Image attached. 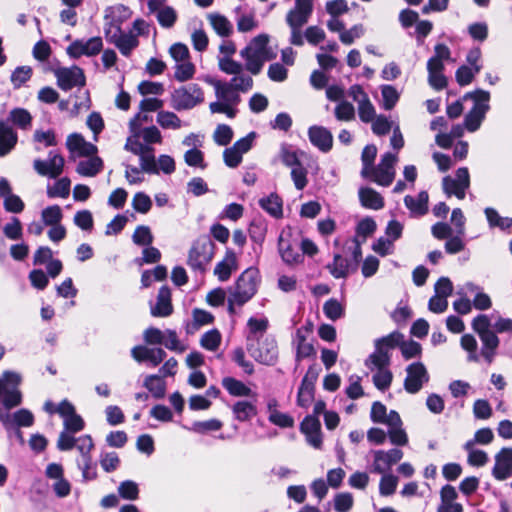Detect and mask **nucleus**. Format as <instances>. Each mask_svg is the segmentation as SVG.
<instances>
[{"label":"nucleus","mask_w":512,"mask_h":512,"mask_svg":"<svg viewBox=\"0 0 512 512\" xmlns=\"http://www.w3.org/2000/svg\"><path fill=\"white\" fill-rule=\"evenodd\" d=\"M269 40L268 34H259L240 51V56L245 61V69L252 75H258L262 71L263 49L265 42H269Z\"/></svg>","instance_id":"obj_3"},{"label":"nucleus","mask_w":512,"mask_h":512,"mask_svg":"<svg viewBox=\"0 0 512 512\" xmlns=\"http://www.w3.org/2000/svg\"><path fill=\"white\" fill-rule=\"evenodd\" d=\"M444 61L430 57L427 61L428 84L436 91L445 89L448 78L444 75Z\"/></svg>","instance_id":"obj_17"},{"label":"nucleus","mask_w":512,"mask_h":512,"mask_svg":"<svg viewBox=\"0 0 512 512\" xmlns=\"http://www.w3.org/2000/svg\"><path fill=\"white\" fill-rule=\"evenodd\" d=\"M479 338L482 343L480 354L487 362V364L490 365L494 360L497 348L500 344V340L495 331L483 335L481 334Z\"/></svg>","instance_id":"obj_25"},{"label":"nucleus","mask_w":512,"mask_h":512,"mask_svg":"<svg viewBox=\"0 0 512 512\" xmlns=\"http://www.w3.org/2000/svg\"><path fill=\"white\" fill-rule=\"evenodd\" d=\"M214 88L218 100L232 105H238L240 103L241 97L239 92L236 91L229 82L217 81L214 84Z\"/></svg>","instance_id":"obj_29"},{"label":"nucleus","mask_w":512,"mask_h":512,"mask_svg":"<svg viewBox=\"0 0 512 512\" xmlns=\"http://www.w3.org/2000/svg\"><path fill=\"white\" fill-rule=\"evenodd\" d=\"M358 115L362 122L369 123L376 117V111L368 96L358 103Z\"/></svg>","instance_id":"obj_59"},{"label":"nucleus","mask_w":512,"mask_h":512,"mask_svg":"<svg viewBox=\"0 0 512 512\" xmlns=\"http://www.w3.org/2000/svg\"><path fill=\"white\" fill-rule=\"evenodd\" d=\"M260 283V272L256 267H248L237 278L229 292L244 300L246 303L257 293Z\"/></svg>","instance_id":"obj_5"},{"label":"nucleus","mask_w":512,"mask_h":512,"mask_svg":"<svg viewBox=\"0 0 512 512\" xmlns=\"http://www.w3.org/2000/svg\"><path fill=\"white\" fill-rule=\"evenodd\" d=\"M7 121L21 130H28L32 125V115L25 108H13L7 117Z\"/></svg>","instance_id":"obj_34"},{"label":"nucleus","mask_w":512,"mask_h":512,"mask_svg":"<svg viewBox=\"0 0 512 512\" xmlns=\"http://www.w3.org/2000/svg\"><path fill=\"white\" fill-rule=\"evenodd\" d=\"M21 382V374L15 371L6 370L0 376V401L4 407V410L0 408V422L7 431L12 428L31 427L35 422L33 413L26 408L13 414L8 413L22 404L23 395L19 389Z\"/></svg>","instance_id":"obj_1"},{"label":"nucleus","mask_w":512,"mask_h":512,"mask_svg":"<svg viewBox=\"0 0 512 512\" xmlns=\"http://www.w3.org/2000/svg\"><path fill=\"white\" fill-rule=\"evenodd\" d=\"M173 312L171 303V290L168 286L160 287L155 305L151 306V314L154 317H167Z\"/></svg>","instance_id":"obj_20"},{"label":"nucleus","mask_w":512,"mask_h":512,"mask_svg":"<svg viewBox=\"0 0 512 512\" xmlns=\"http://www.w3.org/2000/svg\"><path fill=\"white\" fill-rule=\"evenodd\" d=\"M313 12L311 0H295V6L286 15V23L290 28H302Z\"/></svg>","instance_id":"obj_14"},{"label":"nucleus","mask_w":512,"mask_h":512,"mask_svg":"<svg viewBox=\"0 0 512 512\" xmlns=\"http://www.w3.org/2000/svg\"><path fill=\"white\" fill-rule=\"evenodd\" d=\"M382 96V108L386 111L392 110L400 99V92L393 85L383 84L380 86Z\"/></svg>","instance_id":"obj_40"},{"label":"nucleus","mask_w":512,"mask_h":512,"mask_svg":"<svg viewBox=\"0 0 512 512\" xmlns=\"http://www.w3.org/2000/svg\"><path fill=\"white\" fill-rule=\"evenodd\" d=\"M463 99L473 100V106L470 109L472 111H475L486 116L487 112L490 110V93L488 91L476 89L475 91L467 92L463 96Z\"/></svg>","instance_id":"obj_27"},{"label":"nucleus","mask_w":512,"mask_h":512,"mask_svg":"<svg viewBox=\"0 0 512 512\" xmlns=\"http://www.w3.org/2000/svg\"><path fill=\"white\" fill-rule=\"evenodd\" d=\"M174 69V78L179 82H186L195 74V65L190 60L176 63Z\"/></svg>","instance_id":"obj_48"},{"label":"nucleus","mask_w":512,"mask_h":512,"mask_svg":"<svg viewBox=\"0 0 512 512\" xmlns=\"http://www.w3.org/2000/svg\"><path fill=\"white\" fill-rule=\"evenodd\" d=\"M463 449L467 452V462L473 467H482L487 464L489 458L485 451L476 449L472 442H466Z\"/></svg>","instance_id":"obj_42"},{"label":"nucleus","mask_w":512,"mask_h":512,"mask_svg":"<svg viewBox=\"0 0 512 512\" xmlns=\"http://www.w3.org/2000/svg\"><path fill=\"white\" fill-rule=\"evenodd\" d=\"M444 192L448 197L455 195L458 199L465 198L466 190L470 186V176L468 168L460 167L455 173V178L445 176L442 180Z\"/></svg>","instance_id":"obj_10"},{"label":"nucleus","mask_w":512,"mask_h":512,"mask_svg":"<svg viewBox=\"0 0 512 512\" xmlns=\"http://www.w3.org/2000/svg\"><path fill=\"white\" fill-rule=\"evenodd\" d=\"M373 455V470L379 474L385 473L403 458V452L398 448H392L388 451L376 450Z\"/></svg>","instance_id":"obj_16"},{"label":"nucleus","mask_w":512,"mask_h":512,"mask_svg":"<svg viewBox=\"0 0 512 512\" xmlns=\"http://www.w3.org/2000/svg\"><path fill=\"white\" fill-rule=\"evenodd\" d=\"M103 168V161L98 156L90 157L87 160L80 161L77 164L76 171L81 176L94 177Z\"/></svg>","instance_id":"obj_36"},{"label":"nucleus","mask_w":512,"mask_h":512,"mask_svg":"<svg viewBox=\"0 0 512 512\" xmlns=\"http://www.w3.org/2000/svg\"><path fill=\"white\" fill-rule=\"evenodd\" d=\"M324 315L332 320L336 321L344 316V306L335 298L328 299L323 305Z\"/></svg>","instance_id":"obj_47"},{"label":"nucleus","mask_w":512,"mask_h":512,"mask_svg":"<svg viewBox=\"0 0 512 512\" xmlns=\"http://www.w3.org/2000/svg\"><path fill=\"white\" fill-rule=\"evenodd\" d=\"M398 478L393 474H384L379 482V493L381 496H391L395 493Z\"/></svg>","instance_id":"obj_63"},{"label":"nucleus","mask_w":512,"mask_h":512,"mask_svg":"<svg viewBox=\"0 0 512 512\" xmlns=\"http://www.w3.org/2000/svg\"><path fill=\"white\" fill-rule=\"evenodd\" d=\"M396 161L397 156L395 154L386 152L382 155L379 164L370 169L368 178L380 186H390L396 174L394 168Z\"/></svg>","instance_id":"obj_7"},{"label":"nucleus","mask_w":512,"mask_h":512,"mask_svg":"<svg viewBox=\"0 0 512 512\" xmlns=\"http://www.w3.org/2000/svg\"><path fill=\"white\" fill-rule=\"evenodd\" d=\"M141 121H148V117L141 116L140 113L136 114L129 122L130 131L133 133V137H129L124 146L125 150L130 151L135 155L142 154L148 145L142 144L139 140V134L141 130Z\"/></svg>","instance_id":"obj_18"},{"label":"nucleus","mask_w":512,"mask_h":512,"mask_svg":"<svg viewBox=\"0 0 512 512\" xmlns=\"http://www.w3.org/2000/svg\"><path fill=\"white\" fill-rule=\"evenodd\" d=\"M268 319L266 317L263 318H255L250 317L247 322V327L249 329V334L247 336V341L256 340L259 341L262 334L266 332L268 329Z\"/></svg>","instance_id":"obj_41"},{"label":"nucleus","mask_w":512,"mask_h":512,"mask_svg":"<svg viewBox=\"0 0 512 512\" xmlns=\"http://www.w3.org/2000/svg\"><path fill=\"white\" fill-rule=\"evenodd\" d=\"M153 239L154 237L151 233L150 228L145 225L137 226L132 235V240L134 244L138 246H149L152 244Z\"/></svg>","instance_id":"obj_60"},{"label":"nucleus","mask_w":512,"mask_h":512,"mask_svg":"<svg viewBox=\"0 0 512 512\" xmlns=\"http://www.w3.org/2000/svg\"><path fill=\"white\" fill-rule=\"evenodd\" d=\"M460 345L462 349L468 352V361L478 362L480 360V356L477 353L478 344L473 335L464 334L461 337Z\"/></svg>","instance_id":"obj_54"},{"label":"nucleus","mask_w":512,"mask_h":512,"mask_svg":"<svg viewBox=\"0 0 512 512\" xmlns=\"http://www.w3.org/2000/svg\"><path fill=\"white\" fill-rule=\"evenodd\" d=\"M57 85L63 91H69L74 87H83L86 83L85 75L80 67L61 68L55 72Z\"/></svg>","instance_id":"obj_13"},{"label":"nucleus","mask_w":512,"mask_h":512,"mask_svg":"<svg viewBox=\"0 0 512 512\" xmlns=\"http://www.w3.org/2000/svg\"><path fill=\"white\" fill-rule=\"evenodd\" d=\"M32 140L36 151H41L48 147H54L58 144L57 136L53 129H36L33 133Z\"/></svg>","instance_id":"obj_30"},{"label":"nucleus","mask_w":512,"mask_h":512,"mask_svg":"<svg viewBox=\"0 0 512 512\" xmlns=\"http://www.w3.org/2000/svg\"><path fill=\"white\" fill-rule=\"evenodd\" d=\"M236 268V254L233 250L227 249L224 259L215 266L214 274L218 277L219 281L225 282L230 278L232 271Z\"/></svg>","instance_id":"obj_24"},{"label":"nucleus","mask_w":512,"mask_h":512,"mask_svg":"<svg viewBox=\"0 0 512 512\" xmlns=\"http://www.w3.org/2000/svg\"><path fill=\"white\" fill-rule=\"evenodd\" d=\"M359 200L364 208L380 210L384 207L383 197L374 189L362 187L359 189Z\"/></svg>","instance_id":"obj_28"},{"label":"nucleus","mask_w":512,"mask_h":512,"mask_svg":"<svg viewBox=\"0 0 512 512\" xmlns=\"http://www.w3.org/2000/svg\"><path fill=\"white\" fill-rule=\"evenodd\" d=\"M32 69L29 66H18L11 74L10 80L14 89H19L30 80Z\"/></svg>","instance_id":"obj_57"},{"label":"nucleus","mask_w":512,"mask_h":512,"mask_svg":"<svg viewBox=\"0 0 512 512\" xmlns=\"http://www.w3.org/2000/svg\"><path fill=\"white\" fill-rule=\"evenodd\" d=\"M119 496L126 500H136L139 496L138 484L132 480H125L118 486Z\"/></svg>","instance_id":"obj_62"},{"label":"nucleus","mask_w":512,"mask_h":512,"mask_svg":"<svg viewBox=\"0 0 512 512\" xmlns=\"http://www.w3.org/2000/svg\"><path fill=\"white\" fill-rule=\"evenodd\" d=\"M429 196L426 191H420L417 196L406 195L404 204L410 211L411 216L421 217L428 212Z\"/></svg>","instance_id":"obj_21"},{"label":"nucleus","mask_w":512,"mask_h":512,"mask_svg":"<svg viewBox=\"0 0 512 512\" xmlns=\"http://www.w3.org/2000/svg\"><path fill=\"white\" fill-rule=\"evenodd\" d=\"M221 343V334L217 329L205 332L200 340L201 346L208 351H216Z\"/></svg>","instance_id":"obj_55"},{"label":"nucleus","mask_w":512,"mask_h":512,"mask_svg":"<svg viewBox=\"0 0 512 512\" xmlns=\"http://www.w3.org/2000/svg\"><path fill=\"white\" fill-rule=\"evenodd\" d=\"M390 358V354L383 352L379 348H375L374 352L366 359L365 365L370 370L388 369Z\"/></svg>","instance_id":"obj_39"},{"label":"nucleus","mask_w":512,"mask_h":512,"mask_svg":"<svg viewBox=\"0 0 512 512\" xmlns=\"http://www.w3.org/2000/svg\"><path fill=\"white\" fill-rule=\"evenodd\" d=\"M247 350L256 362L263 365L272 366L278 360V346L272 336L259 340L257 347L248 345Z\"/></svg>","instance_id":"obj_8"},{"label":"nucleus","mask_w":512,"mask_h":512,"mask_svg":"<svg viewBox=\"0 0 512 512\" xmlns=\"http://www.w3.org/2000/svg\"><path fill=\"white\" fill-rule=\"evenodd\" d=\"M128 8L123 4H119L117 6L108 7L105 10L104 20L105 27L104 32L106 37L109 36L112 28L115 29V33L111 36L110 41L119 49L120 53L129 57L132 51L138 47L139 40L136 35L129 33H124L121 30V20L116 18L115 14L122 12H127Z\"/></svg>","instance_id":"obj_2"},{"label":"nucleus","mask_w":512,"mask_h":512,"mask_svg":"<svg viewBox=\"0 0 512 512\" xmlns=\"http://www.w3.org/2000/svg\"><path fill=\"white\" fill-rule=\"evenodd\" d=\"M334 115L338 121L349 122L355 119V108L350 102L342 100L336 105Z\"/></svg>","instance_id":"obj_53"},{"label":"nucleus","mask_w":512,"mask_h":512,"mask_svg":"<svg viewBox=\"0 0 512 512\" xmlns=\"http://www.w3.org/2000/svg\"><path fill=\"white\" fill-rule=\"evenodd\" d=\"M208 19L214 31L220 37H229L233 32L232 23L223 15L219 13H211Z\"/></svg>","instance_id":"obj_37"},{"label":"nucleus","mask_w":512,"mask_h":512,"mask_svg":"<svg viewBox=\"0 0 512 512\" xmlns=\"http://www.w3.org/2000/svg\"><path fill=\"white\" fill-rule=\"evenodd\" d=\"M377 225L372 217H365L361 219L356 225V236L355 238L361 237V242H364L367 237L371 236L376 231Z\"/></svg>","instance_id":"obj_49"},{"label":"nucleus","mask_w":512,"mask_h":512,"mask_svg":"<svg viewBox=\"0 0 512 512\" xmlns=\"http://www.w3.org/2000/svg\"><path fill=\"white\" fill-rule=\"evenodd\" d=\"M222 386L234 397H249L253 394L252 390L245 383L234 377H224L222 379Z\"/></svg>","instance_id":"obj_32"},{"label":"nucleus","mask_w":512,"mask_h":512,"mask_svg":"<svg viewBox=\"0 0 512 512\" xmlns=\"http://www.w3.org/2000/svg\"><path fill=\"white\" fill-rule=\"evenodd\" d=\"M103 49V41L99 36L89 39H76L68 45L66 53L71 59H79L82 56L94 57Z\"/></svg>","instance_id":"obj_9"},{"label":"nucleus","mask_w":512,"mask_h":512,"mask_svg":"<svg viewBox=\"0 0 512 512\" xmlns=\"http://www.w3.org/2000/svg\"><path fill=\"white\" fill-rule=\"evenodd\" d=\"M403 338L404 335L396 330L384 337L376 339L374 346L375 348H379L383 352L390 354L391 350L396 347H400V343L402 342Z\"/></svg>","instance_id":"obj_38"},{"label":"nucleus","mask_w":512,"mask_h":512,"mask_svg":"<svg viewBox=\"0 0 512 512\" xmlns=\"http://www.w3.org/2000/svg\"><path fill=\"white\" fill-rule=\"evenodd\" d=\"M17 141L16 131L0 120V157L8 155L15 148Z\"/></svg>","instance_id":"obj_23"},{"label":"nucleus","mask_w":512,"mask_h":512,"mask_svg":"<svg viewBox=\"0 0 512 512\" xmlns=\"http://www.w3.org/2000/svg\"><path fill=\"white\" fill-rule=\"evenodd\" d=\"M492 475L498 481H504L512 476V447H503L495 455Z\"/></svg>","instance_id":"obj_15"},{"label":"nucleus","mask_w":512,"mask_h":512,"mask_svg":"<svg viewBox=\"0 0 512 512\" xmlns=\"http://www.w3.org/2000/svg\"><path fill=\"white\" fill-rule=\"evenodd\" d=\"M278 250L282 260L287 264H298L303 261L299 246L285 241L282 236H280L278 240Z\"/></svg>","instance_id":"obj_26"},{"label":"nucleus","mask_w":512,"mask_h":512,"mask_svg":"<svg viewBox=\"0 0 512 512\" xmlns=\"http://www.w3.org/2000/svg\"><path fill=\"white\" fill-rule=\"evenodd\" d=\"M299 153L301 152L293 149L291 145L287 143L281 144L280 159L285 166L293 168L300 165Z\"/></svg>","instance_id":"obj_46"},{"label":"nucleus","mask_w":512,"mask_h":512,"mask_svg":"<svg viewBox=\"0 0 512 512\" xmlns=\"http://www.w3.org/2000/svg\"><path fill=\"white\" fill-rule=\"evenodd\" d=\"M157 123L164 129H179L182 126L180 118L169 111H159L157 114Z\"/></svg>","instance_id":"obj_50"},{"label":"nucleus","mask_w":512,"mask_h":512,"mask_svg":"<svg viewBox=\"0 0 512 512\" xmlns=\"http://www.w3.org/2000/svg\"><path fill=\"white\" fill-rule=\"evenodd\" d=\"M429 373L422 362H413L406 367L404 389L407 393H418L424 384L428 383Z\"/></svg>","instance_id":"obj_11"},{"label":"nucleus","mask_w":512,"mask_h":512,"mask_svg":"<svg viewBox=\"0 0 512 512\" xmlns=\"http://www.w3.org/2000/svg\"><path fill=\"white\" fill-rule=\"evenodd\" d=\"M182 427L198 434H206L220 430L222 428V422L217 419H210L206 421H195L190 427L186 425H182Z\"/></svg>","instance_id":"obj_43"},{"label":"nucleus","mask_w":512,"mask_h":512,"mask_svg":"<svg viewBox=\"0 0 512 512\" xmlns=\"http://www.w3.org/2000/svg\"><path fill=\"white\" fill-rule=\"evenodd\" d=\"M143 386L155 399H162L166 394V383L161 375H147L143 382Z\"/></svg>","instance_id":"obj_35"},{"label":"nucleus","mask_w":512,"mask_h":512,"mask_svg":"<svg viewBox=\"0 0 512 512\" xmlns=\"http://www.w3.org/2000/svg\"><path fill=\"white\" fill-rule=\"evenodd\" d=\"M330 274L336 278H346L350 273L356 271L355 262L344 258L341 254L334 255L333 262L327 265Z\"/></svg>","instance_id":"obj_22"},{"label":"nucleus","mask_w":512,"mask_h":512,"mask_svg":"<svg viewBox=\"0 0 512 512\" xmlns=\"http://www.w3.org/2000/svg\"><path fill=\"white\" fill-rule=\"evenodd\" d=\"M219 69L228 75H237L243 71V65L229 56H222L218 58Z\"/></svg>","instance_id":"obj_58"},{"label":"nucleus","mask_w":512,"mask_h":512,"mask_svg":"<svg viewBox=\"0 0 512 512\" xmlns=\"http://www.w3.org/2000/svg\"><path fill=\"white\" fill-rule=\"evenodd\" d=\"M141 170L149 174H158L159 169L155 160L154 149L148 146L142 154H139Z\"/></svg>","instance_id":"obj_44"},{"label":"nucleus","mask_w":512,"mask_h":512,"mask_svg":"<svg viewBox=\"0 0 512 512\" xmlns=\"http://www.w3.org/2000/svg\"><path fill=\"white\" fill-rule=\"evenodd\" d=\"M236 91L246 93L253 87V79L250 75L244 73L243 71L240 74L234 75L228 81Z\"/></svg>","instance_id":"obj_56"},{"label":"nucleus","mask_w":512,"mask_h":512,"mask_svg":"<svg viewBox=\"0 0 512 512\" xmlns=\"http://www.w3.org/2000/svg\"><path fill=\"white\" fill-rule=\"evenodd\" d=\"M214 243L209 236L199 237L192 245L188 255V265L194 271L204 272L206 265L214 255Z\"/></svg>","instance_id":"obj_4"},{"label":"nucleus","mask_w":512,"mask_h":512,"mask_svg":"<svg viewBox=\"0 0 512 512\" xmlns=\"http://www.w3.org/2000/svg\"><path fill=\"white\" fill-rule=\"evenodd\" d=\"M259 206L274 218H281L283 216V202L276 193H271L267 197L261 198Z\"/></svg>","instance_id":"obj_33"},{"label":"nucleus","mask_w":512,"mask_h":512,"mask_svg":"<svg viewBox=\"0 0 512 512\" xmlns=\"http://www.w3.org/2000/svg\"><path fill=\"white\" fill-rule=\"evenodd\" d=\"M233 416L240 422L250 421L258 413L257 407L246 400L235 402L231 407Z\"/></svg>","instance_id":"obj_31"},{"label":"nucleus","mask_w":512,"mask_h":512,"mask_svg":"<svg viewBox=\"0 0 512 512\" xmlns=\"http://www.w3.org/2000/svg\"><path fill=\"white\" fill-rule=\"evenodd\" d=\"M308 138L313 146L327 153L332 149L333 136L330 130L323 126L313 125L308 129Z\"/></svg>","instance_id":"obj_19"},{"label":"nucleus","mask_w":512,"mask_h":512,"mask_svg":"<svg viewBox=\"0 0 512 512\" xmlns=\"http://www.w3.org/2000/svg\"><path fill=\"white\" fill-rule=\"evenodd\" d=\"M71 182L67 177L57 180L52 187L48 186L47 195L49 198H66L70 193Z\"/></svg>","instance_id":"obj_51"},{"label":"nucleus","mask_w":512,"mask_h":512,"mask_svg":"<svg viewBox=\"0 0 512 512\" xmlns=\"http://www.w3.org/2000/svg\"><path fill=\"white\" fill-rule=\"evenodd\" d=\"M64 164L63 156L57 151L51 150L48 153L47 160L35 159L33 161V168L41 176L56 179L62 174Z\"/></svg>","instance_id":"obj_12"},{"label":"nucleus","mask_w":512,"mask_h":512,"mask_svg":"<svg viewBox=\"0 0 512 512\" xmlns=\"http://www.w3.org/2000/svg\"><path fill=\"white\" fill-rule=\"evenodd\" d=\"M377 155V148L373 144L366 145L361 153L362 171L361 175L364 178L369 177V171L374 166V161Z\"/></svg>","instance_id":"obj_45"},{"label":"nucleus","mask_w":512,"mask_h":512,"mask_svg":"<svg viewBox=\"0 0 512 512\" xmlns=\"http://www.w3.org/2000/svg\"><path fill=\"white\" fill-rule=\"evenodd\" d=\"M203 100V91L195 83L175 89L171 96L172 107L177 111L192 109Z\"/></svg>","instance_id":"obj_6"},{"label":"nucleus","mask_w":512,"mask_h":512,"mask_svg":"<svg viewBox=\"0 0 512 512\" xmlns=\"http://www.w3.org/2000/svg\"><path fill=\"white\" fill-rule=\"evenodd\" d=\"M315 387L311 384L302 383L299 386L297 393V405L302 408H308L314 399Z\"/></svg>","instance_id":"obj_61"},{"label":"nucleus","mask_w":512,"mask_h":512,"mask_svg":"<svg viewBox=\"0 0 512 512\" xmlns=\"http://www.w3.org/2000/svg\"><path fill=\"white\" fill-rule=\"evenodd\" d=\"M41 218L43 223L47 226L60 224L63 218L62 210L58 205L48 206L42 210Z\"/></svg>","instance_id":"obj_52"},{"label":"nucleus","mask_w":512,"mask_h":512,"mask_svg":"<svg viewBox=\"0 0 512 512\" xmlns=\"http://www.w3.org/2000/svg\"><path fill=\"white\" fill-rule=\"evenodd\" d=\"M73 221L74 224L83 231H91L93 229V215L89 210L77 211Z\"/></svg>","instance_id":"obj_64"}]
</instances>
